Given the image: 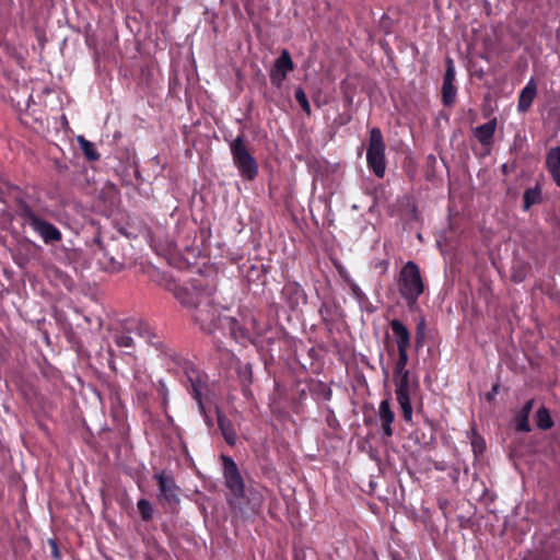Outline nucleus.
I'll use <instances>...</instances> for the list:
<instances>
[{
    "label": "nucleus",
    "instance_id": "nucleus-1",
    "mask_svg": "<svg viewBox=\"0 0 560 560\" xmlns=\"http://www.w3.org/2000/svg\"><path fill=\"white\" fill-rule=\"evenodd\" d=\"M397 288L407 306L413 310L419 296L424 292V282L416 262L408 261L402 266L398 275Z\"/></svg>",
    "mask_w": 560,
    "mask_h": 560
},
{
    "label": "nucleus",
    "instance_id": "nucleus-2",
    "mask_svg": "<svg viewBox=\"0 0 560 560\" xmlns=\"http://www.w3.org/2000/svg\"><path fill=\"white\" fill-rule=\"evenodd\" d=\"M233 163L244 180L253 182L258 175V163L249 152L243 135L230 143Z\"/></svg>",
    "mask_w": 560,
    "mask_h": 560
},
{
    "label": "nucleus",
    "instance_id": "nucleus-3",
    "mask_svg": "<svg viewBox=\"0 0 560 560\" xmlns=\"http://www.w3.org/2000/svg\"><path fill=\"white\" fill-rule=\"evenodd\" d=\"M385 142L380 128L370 131L366 161L376 177L383 178L386 170Z\"/></svg>",
    "mask_w": 560,
    "mask_h": 560
},
{
    "label": "nucleus",
    "instance_id": "nucleus-4",
    "mask_svg": "<svg viewBox=\"0 0 560 560\" xmlns=\"http://www.w3.org/2000/svg\"><path fill=\"white\" fill-rule=\"evenodd\" d=\"M158 481V501L166 513H175L179 505V488L173 476L160 472L154 476Z\"/></svg>",
    "mask_w": 560,
    "mask_h": 560
},
{
    "label": "nucleus",
    "instance_id": "nucleus-5",
    "mask_svg": "<svg viewBox=\"0 0 560 560\" xmlns=\"http://www.w3.org/2000/svg\"><path fill=\"white\" fill-rule=\"evenodd\" d=\"M221 462L223 465L224 483L233 495V499L230 501V504L234 506L236 501L244 499V480L236 463L230 456L222 455Z\"/></svg>",
    "mask_w": 560,
    "mask_h": 560
},
{
    "label": "nucleus",
    "instance_id": "nucleus-6",
    "mask_svg": "<svg viewBox=\"0 0 560 560\" xmlns=\"http://www.w3.org/2000/svg\"><path fill=\"white\" fill-rule=\"evenodd\" d=\"M192 310V318L201 330L212 332L217 328L220 311L219 307L212 303L209 294L200 300Z\"/></svg>",
    "mask_w": 560,
    "mask_h": 560
},
{
    "label": "nucleus",
    "instance_id": "nucleus-7",
    "mask_svg": "<svg viewBox=\"0 0 560 560\" xmlns=\"http://www.w3.org/2000/svg\"><path fill=\"white\" fill-rule=\"evenodd\" d=\"M21 217L39 234L44 243L52 244L61 241V232L50 222L39 218L28 206L22 209Z\"/></svg>",
    "mask_w": 560,
    "mask_h": 560
},
{
    "label": "nucleus",
    "instance_id": "nucleus-8",
    "mask_svg": "<svg viewBox=\"0 0 560 560\" xmlns=\"http://www.w3.org/2000/svg\"><path fill=\"white\" fill-rule=\"evenodd\" d=\"M394 383L396 386V398L401 408L402 417L406 422H410L412 419V406L410 401L411 384L409 380V373L394 376Z\"/></svg>",
    "mask_w": 560,
    "mask_h": 560
},
{
    "label": "nucleus",
    "instance_id": "nucleus-9",
    "mask_svg": "<svg viewBox=\"0 0 560 560\" xmlns=\"http://www.w3.org/2000/svg\"><path fill=\"white\" fill-rule=\"evenodd\" d=\"M294 69V63L290 52L287 49L281 51V55L275 60L273 67L270 70L269 78L272 85L280 88L285 80L287 74Z\"/></svg>",
    "mask_w": 560,
    "mask_h": 560
},
{
    "label": "nucleus",
    "instance_id": "nucleus-10",
    "mask_svg": "<svg viewBox=\"0 0 560 560\" xmlns=\"http://www.w3.org/2000/svg\"><path fill=\"white\" fill-rule=\"evenodd\" d=\"M207 295L208 293L199 291L195 287H177L174 290V296L177 301L185 307L189 308H194L195 305Z\"/></svg>",
    "mask_w": 560,
    "mask_h": 560
},
{
    "label": "nucleus",
    "instance_id": "nucleus-11",
    "mask_svg": "<svg viewBox=\"0 0 560 560\" xmlns=\"http://www.w3.org/2000/svg\"><path fill=\"white\" fill-rule=\"evenodd\" d=\"M378 419L381 421L383 435L386 438H390L394 433L392 423L395 420V413L390 409L388 399H384L381 401V404L378 406Z\"/></svg>",
    "mask_w": 560,
    "mask_h": 560
},
{
    "label": "nucleus",
    "instance_id": "nucleus-12",
    "mask_svg": "<svg viewBox=\"0 0 560 560\" xmlns=\"http://www.w3.org/2000/svg\"><path fill=\"white\" fill-rule=\"evenodd\" d=\"M390 328L395 337L398 351H408L410 348V332L406 325L399 319L390 322Z\"/></svg>",
    "mask_w": 560,
    "mask_h": 560
},
{
    "label": "nucleus",
    "instance_id": "nucleus-13",
    "mask_svg": "<svg viewBox=\"0 0 560 560\" xmlns=\"http://www.w3.org/2000/svg\"><path fill=\"white\" fill-rule=\"evenodd\" d=\"M537 94V84L530 79L518 96L517 109L520 113H526L530 108Z\"/></svg>",
    "mask_w": 560,
    "mask_h": 560
},
{
    "label": "nucleus",
    "instance_id": "nucleus-14",
    "mask_svg": "<svg viewBox=\"0 0 560 560\" xmlns=\"http://www.w3.org/2000/svg\"><path fill=\"white\" fill-rule=\"evenodd\" d=\"M497 129V119L493 118L488 122L476 127L472 132L477 140L482 145H491L493 143V136Z\"/></svg>",
    "mask_w": 560,
    "mask_h": 560
},
{
    "label": "nucleus",
    "instance_id": "nucleus-15",
    "mask_svg": "<svg viewBox=\"0 0 560 560\" xmlns=\"http://www.w3.org/2000/svg\"><path fill=\"white\" fill-rule=\"evenodd\" d=\"M546 165L552 179L560 187V145L549 150L546 156Z\"/></svg>",
    "mask_w": 560,
    "mask_h": 560
},
{
    "label": "nucleus",
    "instance_id": "nucleus-16",
    "mask_svg": "<svg viewBox=\"0 0 560 560\" xmlns=\"http://www.w3.org/2000/svg\"><path fill=\"white\" fill-rule=\"evenodd\" d=\"M128 331H133L139 337L147 339L148 342L155 346L158 345V342H154L153 340L156 337L155 332L145 322L136 319L128 320Z\"/></svg>",
    "mask_w": 560,
    "mask_h": 560
},
{
    "label": "nucleus",
    "instance_id": "nucleus-17",
    "mask_svg": "<svg viewBox=\"0 0 560 560\" xmlns=\"http://www.w3.org/2000/svg\"><path fill=\"white\" fill-rule=\"evenodd\" d=\"M218 425L224 438V441L230 445L234 446L237 440L236 432L233 428L232 422L222 413H218Z\"/></svg>",
    "mask_w": 560,
    "mask_h": 560
},
{
    "label": "nucleus",
    "instance_id": "nucleus-18",
    "mask_svg": "<svg viewBox=\"0 0 560 560\" xmlns=\"http://www.w3.org/2000/svg\"><path fill=\"white\" fill-rule=\"evenodd\" d=\"M533 406H534V399H529L528 401L525 402V405L523 406L521 411L516 415L515 424H516L517 431H520V432H529L530 431L528 418L532 412Z\"/></svg>",
    "mask_w": 560,
    "mask_h": 560
},
{
    "label": "nucleus",
    "instance_id": "nucleus-19",
    "mask_svg": "<svg viewBox=\"0 0 560 560\" xmlns=\"http://www.w3.org/2000/svg\"><path fill=\"white\" fill-rule=\"evenodd\" d=\"M128 331V320L124 324L122 329H116L113 335L114 342L117 347L124 349H132L135 347L131 334Z\"/></svg>",
    "mask_w": 560,
    "mask_h": 560
},
{
    "label": "nucleus",
    "instance_id": "nucleus-20",
    "mask_svg": "<svg viewBox=\"0 0 560 560\" xmlns=\"http://www.w3.org/2000/svg\"><path fill=\"white\" fill-rule=\"evenodd\" d=\"M188 380L190 382V392H191L192 397L199 404H201L202 388H203V385H205L202 380L200 378V376L196 372H192L191 375H188Z\"/></svg>",
    "mask_w": 560,
    "mask_h": 560
},
{
    "label": "nucleus",
    "instance_id": "nucleus-21",
    "mask_svg": "<svg viewBox=\"0 0 560 560\" xmlns=\"http://www.w3.org/2000/svg\"><path fill=\"white\" fill-rule=\"evenodd\" d=\"M457 89L454 83L443 82L442 85V102L445 106L454 104L456 98Z\"/></svg>",
    "mask_w": 560,
    "mask_h": 560
},
{
    "label": "nucleus",
    "instance_id": "nucleus-22",
    "mask_svg": "<svg viewBox=\"0 0 560 560\" xmlns=\"http://www.w3.org/2000/svg\"><path fill=\"white\" fill-rule=\"evenodd\" d=\"M78 141L80 143L82 152L89 161H96L100 159V154L96 151L94 143L90 142L83 137H79Z\"/></svg>",
    "mask_w": 560,
    "mask_h": 560
},
{
    "label": "nucleus",
    "instance_id": "nucleus-23",
    "mask_svg": "<svg viewBox=\"0 0 560 560\" xmlns=\"http://www.w3.org/2000/svg\"><path fill=\"white\" fill-rule=\"evenodd\" d=\"M536 424L541 430H548L552 428L553 421L550 417L549 410L546 407H541L537 410Z\"/></svg>",
    "mask_w": 560,
    "mask_h": 560
},
{
    "label": "nucleus",
    "instance_id": "nucleus-24",
    "mask_svg": "<svg viewBox=\"0 0 560 560\" xmlns=\"http://www.w3.org/2000/svg\"><path fill=\"white\" fill-rule=\"evenodd\" d=\"M524 209L528 210L533 205H537L541 201V195L539 188H528L525 190L523 196Z\"/></svg>",
    "mask_w": 560,
    "mask_h": 560
},
{
    "label": "nucleus",
    "instance_id": "nucleus-25",
    "mask_svg": "<svg viewBox=\"0 0 560 560\" xmlns=\"http://www.w3.org/2000/svg\"><path fill=\"white\" fill-rule=\"evenodd\" d=\"M137 509L140 513L141 520L150 522L153 517L152 504L147 499H140L137 503Z\"/></svg>",
    "mask_w": 560,
    "mask_h": 560
},
{
    "label": "nucleus",
    "instance_id": "nucleus-26",
    "mask_svg": "<svg viewBox=\"0 0 560 560\" xmlns=\"http://www.w3.org/2000/svg\"><path fill=\"white\" fill-rule=\"evenodd\" d=\"M408 363V351H398V359L395 363L394 376L404 375V373H409L406 369Z\"/></svg>",
    "mask_w": 560,
    "mask_h": 560
},
{
    "label": "nucleus",
    "instance_id": "nucleus-27",
    "mask_svg": "<svg viewBox=\"0 0 560 560\" xmlns=\"http://www.w3.org/2000/svg\"><path fill=\"white\" fill-rule=\"evenodd\" d=\"M240 377L242 380L243 392L245 394L249 393V385L253 382V371L250 364H246L244 368L240 370Z\"/></svg>",
    "mask_w": 560,
    "mask_h": 560
},
{
    "label": "nucleus",
    "instance_id": "nucleus-28",
    "mask_svg": "<svg viewBox=\"0 0 560 560\" xmlns=\"http://www.w3.org/2000/svg\"><path fill=\"white\" fill-rule=\"evenodd\" d=\"M294 97H295L296 102L300 104V106L302 107V109L307 115H310L311 114V106H310L308 100H307L306 94L303 91V89H301V88L296 89L295 92H294Z\"/></svg>",
    "mask_w": 560,
    "mask_h": 560
},
{
    "label": "nucleus",
    "instance_id": "nucleus-29",
    "mask_svg": "<svg viewBox=\"0 0 560 560\" xmlns=\"http://www.w3.org/2000/svg\"><path fill=\"white\" fill-rule=\"evenodd\" d=\"M443 82H448V83L455 82V68H454L453 60L450 57L446 58V71L444 74Z\"/></svg>",
    "mask_w": 560,
    "mask_h": 560
},
{
    "label": "nucleus",
    "instance_id": "nucleus-30",
    "mask_svg": "<svg viewBox=\"0 0 560 560\" xmlns=\"http://www.w3.org/2000/svg\"><path fill=\"white\" fill-rule=\"evenodd\" d=\"M525 267H521L520 269H514L511 278L514 282H522L525 279Z\"/></svg>",
    "mask_w": 560,
    "mask_h": 560
},
{
    "label": "nucleus",
    "instance_id": "nucleus-31",
    "mask_svg": "<svg viewBox=\"0 0 560 560\" xmlns=\"http://www.w3.org/2000/svg\"><path fill=\"white\" fill-rule=\"evenodd\" d=\"M49 545L51 547V557L55 560H59L61 558V555H60V551H59V548H58V545H57L56 540L50 539L49 540Z\"/></svg>",
    "mask_w": 560,
    "mask_h": 560
},
{
    "label": "nucleus",
    "instance_id": "nucleus-32",
    "mask_svg": "<svg viewBox=\"0 0 560 560\" xmlns=\"http://www.w3.org/2000/svg\"><path fill=\"white\" fill-rule=\"evenodd\" d=\"M107 352H108V355H109L108 364H109L110 369L113 371H115L116 370V366H115V363H114L115 352H114V350L110 347H108Z\"/></svg>",
    "mask_w": 560,
    "mask_h": 560
},
{
    "label": "nucleus",
    "instance_id": "nucleus-33",
    "mask_svg": "<svg viewBox=\"0 0 560 560\" xmlns=\"http://www.w3.org/2000/svg\"><path fill=\"white\" fill-rule=\"evenodd\" d=\"M498 387H499L498 385H494L492 390L495 393L498 390Z\"/></svg>",
    "mask_w": 560,
    "mask_h": 560
}]
</instances>
